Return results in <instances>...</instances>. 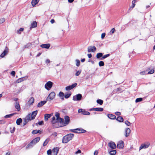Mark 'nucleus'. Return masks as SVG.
Instances as JSON below:
<instances>
[{"label": "nucleus", "instance_id": "1", "mask_svg": "<svg viewBox=\"0 0 155 155\" xmlns=\"http://www.w3.org/2000/svg\"><path fill=\"white\" fill-rule=\"evenodd\" d=\"M38 113L37 110L33 111L31 114H29L25 117V122L24 124V126L25 125L27 122L29 120H33L35 119Z\"/></svg>", "mask_w": 155, "mask_h": 155}, {"label": "nucleus", "instance_id": "2", "mask_svg": "<svg viewBox=\"0 0 155 155\" xmlns=\"http://www.w3.org/2000/svg\"><path fill=\"white\" fill-rule=\"evenodd\" d=\"M73 134H69L64 136L62 139V142L64 143H67L69 141L71 140L74 136Z\"/></svg>", "mask_w": 155, "mask_h": 155}, {"label": "nucleus", "instance_id": "3", "mask_svg": "<svg viewBox=\"0 0 155 155\" xmlns=\"http://www.w3.org/2000/svg\"><path fill=\"white\" fill-rule=\"evenodd\" d=\"M70 121L69 117L68 116H66L64 117V121L63 119H59V122L60 124H62V126H65L68 124Z\"/></svg>", "mask_w": 155, "mask_h": 155}, {"label": "nucleus", "instance_id": "4", "mask_svg": "<svg viewBox=\"0 0 155 155\" xmlns=\"http://www.w3.org/2000/svg\"><path fill=\"white\" fill-rule=\"evenodd\" d=\"M40 140V138L39 137L35 138L30 143L26 146V149H27L32 147L34 145L37 143Z\"/></svg>", "mask_w": 155, "mask_h": 155}, {"label": "nucleus", "instance_id": "5", "mask_svg": "<svg viewBox=\"0 0 155 155\" xmlns=\"http://www.w3.org/2000/svg\"><path fill=\"white\" fill-rule=\"evenodd\" d=\"M53 84V83L52 82L48 81L45 84V87L46 89L49 91L51 88Z\"/></svg>", "mask_w": 155, "mask_h": 155}, {"label": "nucleus", "instance_id": "6", "mask_svg": "<svg viewBox=\"0 0 155 155\" xmlns=\"http://www.w3.org/2000/svg\"><path fill=\"white\" fill-rule=\"evenodd\" d=\"M70 131L71 132L76 133H84L86 132V130L84 129H81L79 128H77L74 129H71Z\"/></svg>", "mask_w": 155, "mask_h": 155}, {"label": "nucleus", "instance_id": "7", "mask_svg": "<svg viewBox=\"0 0 155 155\" xmlns=\"http://www.w3.org/2000/svg\"><path fill=\"white\" fill-rule=\"evenodd\" d=\"M150 145V143L148 142H147L142 144L139 147V150L143 149H146L148 148Z\"/></svg>", "mask_w": 155, "mask_h": 155}, {"label": "nucleus", "instance_id": "8", "mask_svg": "<svg viewBox=\"0 0 155 155\" xmlns=\"http://www.w3.org/2000/svg\"><path fill=\"white\" fill-rule=\"evenodd\" d=\"M77 85V84L76 83H74L71 85H69L66 87H65V90L67 91H70L75 87Z\"/></svg>", "mask_w": 155, "mask_h": 155}, {"label": "nucleus", "instance_id": "9", "mask_svg": "<svg viewBox=\"0 0 155 155\" xmlns=\"http://www.w3.org/2000/svg\"><path fill=\"white\" fill-rule=\"evenodd\" d=\"M124 142L121 140L118 142L117 144V147L119 149H122L124 147Z\"/></svg>", "mask_w": 155, "mask_h": 155}, {"label": "nucleus", "instance_id": "10", "mask_svg": "<svg viewBox=\"0 0 155 155\" xmlns=\"http://www.w3.org/2000/svg\"><path fill=\"white\" fill-rule=\"evenodd\" d=\"M8 48L7 47H6L3 53L1 54V57L3 58L5 55L8 54Z\"/></svg>", "mask_w": 155, "mask_h": 155}, {"label": "nucleus", "instance_id": "11", "mask_svg": "<svg viewBox=\"0 0 155 155\" xmlns=\"http://www.w3.org/2000/svg\"><path fill=\"white\" fill-rule=\"evenodd\" d=\"M96 50V48L94 46H91L88 47L87 49L88 51L89 52H94Z\"/></svg>", "mask_w": 155, "mask_h": 155}, {"label": "nucleus", "instance_id": "12", "mask_svg": "<svg viewBox=\"0 0 155 155\" xmlns=\"http://www.w3.org/2000/svg\"><path fill=\"white\" fill-rule=\"evenodd\" d=\"M108 146L112 149H115L116 148V145L115 143L112 141L110 142L108 144Z\"/></svg>", "mask_w": 155, "mask_h": 155}, {"label": "nucleus", "instance_id": "13", "mask_svg": "<svg viewBox=\"0 0 155 155\" xmlns=\"http://www.w3.org/2000/svg\"><path fill=\"white\" fill-rule=\"evenodd\" d=\"M60 124L59 121H57L54 124H52V126L54 128H58L59 127H63L62 124L60 125L59 124Z\"/></svg>", "mask_w": 155, "mask_h": 155}, {"label": "nucleus", "instance_id": "14", "mask_svg": "<svg viewBox=\"0 0 155 155\" xmlns=\"http://www.w3.org/2000/svg\"><path fill=\"white\" fill-rule=\"evenodd\" d=\"M58 150L59 149L58 148L56 147L54 148L52 150V154H51V155H57L58 153Z\"/></svg>", "mask_w": 155, "mask_h": 155}, {"label": "nucleus", "instance_id": "15", "mask_svg": "<svg viewBox=\"0 0 155 155\" xmlns=\"http://www.w3.org/2000/svg\"><path fill=\"white\" fill-rule=\"evenodd\" d=\"M40 0H32L31 2V4L33 7H35L38 3Z\"/></svg>", "mask_w": 155, "mask_h": 155}, {"label": "nucleus", "instance_id": "16", "mask_svg": "<svg viewBox=\"0 0 155 155\" xmlns=\"http://www.w3.org/2000/svg\"><path fill=\"white\" fill-rule=\"evenodd\" d=\"M50 46V45L49 44H44L41 45V47L43 48H45L46 49L49 48Z\"/></svg>", "mask_w": 155, "mask_h": 155}, {"label": "nucleus", "instance_id": "17", "mask_svg": "<svg viewBox=\"0 0 155 155\" xmlns=\"http://www.w3.org/2000/svg\"><path fill=\"white\" fill-rule=\"evenodd\" d=\"M47 102V101H42L39 102L37 105V106L38 107H40L45 104Z\"/></svg>", "mask_w": 155, "mask_h": 155}, {"label": "nucleus", "instance_id": "18", "mask_svg": "<svg viewBox=\"0 0 155 155\" xmlns=\"http://www.w3.org/2000/svg\"><path fill=\"white\" fill-rule=\"evenodd\" d=\"M130 128H127L125 130V136L127 137L129 135L130 133Z\"/></svg>", "mask_w": 155, "mask_h": 155}, {"label": "nucleus", "instance_id": "19", "mask_svg": "<svg viewBox=\"0 0 155 155\" xmlns=\"http://www.w3.org/2000/svg\"><path fill=\"white\" fill-rule=\"evenodd\" d=\"M51 114H47L45 115L44 118L45 120V121H47L48 120V119L50 118L51 116Z\"/></svg>", "mask_w": 155, "mask_h": 155}, {"label": "nucleus", "instance_id": "20", "mask_svg": "<svg viewBox=\"0 0 155 155\" xmlns=\"http://www.w3.org/2000/svg\"><path fill=\"white\" fill-rule=\"evenodd\" d=\"M59 121V119H58L57 118H56L54 117H52V119L51 120V123L52 124H54L56 122Z\"/></svg>", "mask_w": 155, "mask_h": 155}, {"label": "nucleus", "instance_id": "21", "mask_svg": "<svg viewBox=\"0 0 155 155\" xmlns=\"http://www.w3.org/2000/svg\"><path fill=\"white\" fill-rule=\"evenodd\" d=\"M34 99L33 97H31L29 100L28 102V104L29 105L32 104L34 102Z\"/></svg>", "mask_w": 155, "mask_h": 155}, {"label": "nucleus", "instance_id": "22", "mask_svg": "<svg viewBox=\"0 0 155 155\" xmlns=\"http://www.w3.org/2000/svg\"><path fill=\"white\" fill-rule=\"evenodd\" d=\"M107 116L108 118L111 119H115L116 117L115 116L112 114H108Z\"/></svg>", "mask_w": 155, "mask_h": 155}, {"label": "nucleus", "instance_id": "23", "mask_svg": "<svg viewBox=\"0 0 155 155\" xmlns=\"http://www.w3.org/2000/svg\"><path fill=\"white\" fill-rule=\"evenodd\" d=\"M41 131L39 130H34L32 131V133L33 134H35L37 133H39L41 134Z\"/></svg>", "mask_w": 155, "mask_h": 155}, {"label": "nucleus", "instance_id": "24", "mask_svg": "<svg viewBox=\"0 0 155 155\" xmlns=\"http://www.w3.org/2000/svg\"><path fill=\"white\" fill-rule=\"evenodd\" d=\"M15 107L17 109V110L19 111L20 110V107L19 104L18 102H16L15 105Z\"/></svg>", "mask_w": 155, "mask_h": 155}, {"label": "nucleus", "instance_id": "25", "mask_svg": "<svg viewBox=\"0 0 155 155\" xmlns=\"http://www.w3.org/2000/svg\"><path fill=\"white\" fill-rule=\"evenodd\" d=\"M117 120L120 122H123L124 120L123 118L121 116H118L117 119Z\"/></svg>", "mask_w": 155, "mask_h": 155}, {"label": "nucleus", "instance_id": "26", "mask_svg": "<svg viewBox=\"0 0 155 155\" xmlns=\"http://www.w3.org/2000/svg\"><path fill=\"white\" fill-rule=\"evenodd\" d=\"M37 25V23L36 21H33L31 25V28H34L36 27Z\"/></svg>", "mask_w": 155, "mask_h": 155}, {"label": "nucleus", "instance_id": "27", "mask_svg": "<svg viewBox=\"0 0 155 155\" xmlns=\"http://www.w3.org/2000/svg\"><path fill=\"white\" fill-rule=\"evenodd\" d=\"M64 97H70L71 95V92L70 91L65 93Z\"/></svg>", "mask_w": 155, "mask_h": 155}, {"label": "nucleus", "instance_id": "28", "mask_svg": "<svg viewBox=\"0 0 155 155\" xmlns=\"http://www.w3.org/2000/svg\"><path fill=\"white\" fill-rule=\"evenodd\" d=\"M25 77H23L18 79L16 81L17 83H19L21 82V81L24 80Z\"/></svg>", "mask_w": 155, "mask_h": 155}, {"label": "nucleus", "instance_id": "29", "mask_svg": "<svg viewBox=\"0 0 155 155\" xmlns=\"http://www.w3.org/2000/svg\"><path fill=\"white\" fill-rule=\"evenodd\" d=\"M94 110L96 111H102L103 110V108L101 107L96 108Z\"/></svg>", "mask_w": 155, "mask_h": 155}, {"label": "nucleus", "instance_id": "30", "mask_svg": "<svg viewBox=\"0 0 155 155\" xmlns=\"http://www.w3.org/2000/svg\"><path fill=\"white\" fill-rule=\"evenodd\" d=\"M22 121V119L21 118H19L17 119L16 121V123L17 125H19L20 123H21Z\"/></svg>", "mask_w": 155, "mask_h": 155}, {"label": "nucleus", "instance_id": "31", "mask_svg": "<svg viewBox=\"0 0 155 155\" xmlns=\"http://www.w3.org/2000/svg\"><path fill=\"white\" fill-rule=\"evenodd\" d=\"M116 151L115 150H111L109 152V154L110 155H115L116 153Z\"/></svg>", "mask_w": 155, "mask_h": 155}, {"label": "nucleus", "instance_id": "32", "mask_svg": "<svg viewBox=\"0 0 155 155\" xmlns=\"http://www.w3.org/2000/svg\"><path fill=\"white\" fill-rule=\"evenodd\" d=\"M82 114L85 115H89L90 114V113L85 111V110H83L82 112Z\"/></svg>", "mask_w": 155, "mask_h": 155}, {"label": "nucleus", "instance_id": "33", "mask_svg": "<svg viewBox=\"0 0 155 155\" xmlns=\"http://www.w3.org/2000/svg\"><path fill=\"white\" fill-rule=\"evenodd\" d=\"M55 95V93L54 92H52L49 94L48 97H54Z\"/></svg>", "mask_w": 155, "mask_h": 155}, {"label": "nucleus", "instance_id": "34", "mask_svg": "<svg viewBox=\"0 0 155 155\" xmlns=\"http://www.w3.org/2000/svg\"><path fill=\"white\" fill-rule=\"evenodd\" d=\"M103 54L101 53H97L96 55V57L97 58H99L100 57H102Z\"/></svg>", "mask_w": 155, "mask_h": 155}, {"label": "nucleus", "instance_id": "35", "mask_svg": "<svg viewBox=\"0 0 155 155\" xmlns=\"http://www.w3.org/2000/svg\"><path fill=\"white\" fill-rule=\"evenodd\" d=\"M15 114V113H13L7 115L5 116V117L6 118H10L13 115Z\"/></svg>", "mask_w": 155, "mask_h": 155}, {"label": "nucleus", "instance_id": "36", "mask_svg": "<svg viewBox=\"0 0 155 155\" xmlns=\"http://www.w3.org/2000/svg\"><path fill=\"white\" fill-rule=\"evenodd\" d=\"M97 103L100 105H102L103 102V101L101 99H98L97 101Z\"/></svg>", "mask_w": 155, "mask_h": 155}, {"label": "nucleus", "instance_id": "37", "mask_svg": "<svg viewBox=\"0 0 155 155\" xmlns=\"http://www.w3.org/2000/svg\"><path fill=\"white\" fill-rule=\"evenodd\" d=\"M81 97H73V100L74 101H78L81 100Z\"/></svg>", "mask_w": 155, "mask_h": 155}, {"label": "nucleus", "instance_id": "38", "mask_svg": "<svg viewBox=\"0 0 155 155\" xmlns=\"http://www.w3.org/2000/svg\"><path fill=\"white\" fill-rule=\"evenodd\" d=\"M49 141V139H47L44 142L43 145L44 146H46L47 144L48 143V142Z\"/></svg>", "mask_w": 155, "mask_h": 155}, {"label": "nucleus", "instance_id": "39", "mask_svg": "<svg viewBox=\"0 0 155 155\" xmlns=\"http://www.w3.org/2000/svg\"><path fill=\"white\" fill-rule=\"evenodd\" d=\"M110 56L109 54H107L105 55H104L102 57V58L101 59V60H103L104 59L106 58L109 57Z\"/></svg>", "mask_w": 155, "mask_h": 155}, {"label": "nucleus", "instance_id": "40", "mask_svg": "<svg viewBox=\"0 0 155 155\" xmlns=\"http://www.w3.org/2000/svg\"><path fill=\"white\" fill-rule=\"evenodd\" d=\"M143 100L142 98L141 97H140L136 99L135 101L136 103L141 101Z\"/></svg>", "mask_w": 155, "mask_h": 155}, {"label": "nucleus", "instance_id": "41", "mask_svg": "<svg viewBox=\"0 0 155 155\" xmlns=\"http://www.w3.org/2000/svg\"><path fill=\"white\" fill-rule=\"evenodd\" d=\"M5 21V19L4 18H0V24L4 22Z\"/></svg>", "mask_w": 155, "mask_h": 155}, {"label": "nucleus", "instance_id": "42", "mask_svg": "<svg viewBox=\"0 0 155 155\" xmlns=\"http://www.w3.org/2000/svg\"><path fill=\"white\" fill-rule=\"evenodd\" d=\"M99 65L100 66H103L104 65V63L103 61H100L99 62Z\"/></svg>", "mask_w": 155, "mask_h": 155}, {"label": "nucleus", "instance_id": "43", "mask_svg": "<svg viewBox=\"0 0 155 155\" xmlns=\"http://www.w3.org/2000/svg\"><path fill=\"white\" fill-rule=\"evenodd\" d=\"M76 65L78 67L80 65V61L79 60L77 59L76 60Z\"/></svg>", "mask_w": 155, "mask_h": 155}, {"label": "nucleus", "instance_id": "44", "mask_svg": "<svg viewBox=\"0 0 155 155\" xmlns=\"http://www.w3.org/2000/svg\"><path fill=\"white\" fill-rule=\"evenodd\" d=\"M81 70L77 71L75 73V75L76 76H78L81 74Z\"/></svg>", "mask_w": 155, "mask_h": 155}, {"label": "nucleus", "instance_id": "45", "mask_svg": "<svg viewBox=\"0 0 155 155\" xmlns=\"http://www.w3.org/2000/svg\"><path fill=\"white\" fill-rule=\"evenodd\" d=\"M55 116L58 119H60L59 117V114L58 113L56 112L55 114Z\"/></svg>", "mask_w": 155, "mask_h": 155}, {"label": "nucleus", "instance_id": "46", "mask_svg": "<svg viewBox=\"0 0 155 155\" xmlns=\"http://www.w3.org/2000/svg\"><path fill=\"white\" fill-rule=\"evenodd\" d=\"M58 95L60 97H63L64 96V93L61 91L59 92Z\"/></svg>", "mask_w": 155, "mask_h": 155}, {"label": "nucleus", "instance_id": "47", "mask_svg": "<svg viewBox=\"0 0 155 155\" xmlns=\"http://www.w3.org/2000/svg\"><path fill=\"white\" fill-rule=\"evenodd\" d=\"M47 154L48 155H51L52 154V151H51L50 150H48L47 151Z\"/></svg>", "mask_w": 155, "mask_h": 155}, {"label": "nucleus", "instance_id": "48", "mask_svg": "<svg viewBox=\"0 0 155 155\" xmlns=\"http://www.w3.org/2000/svg\"><path fill=\"white\" fill-rule=\"evenodd\" d=\"M125 123L127 126H129L131 124V123L128 120L126 121L125 122Z\"/></svg>", "mask_w": 155, "mask_h": 155}, {"label": "nucleus", "instance_id": "49", "mask_svg": "<svg viewBox=\"0 0 155 155\" xmlns=\"http://www.w3.org/2000/svg\"><path fill=\"white\" fill-rule=\"evenodd\" d=\"M54 97H47L46 101H50L53 100Z\"/></svg>", "mask_w": 155, "mask_h": 155}, {"label": "nucleus", "instance_id": "50", "mask_svg": "<svg viewBox=\"0 0 155 155\" xmlns=\"http://www.w3.org/2000/svg\"><path fill=\"white\" fill-rule=\"evenodd\" d=\"M24 30V28H21L19 30H18L17 32L18 33V34H20V33L21 31H22Z\"/></svg>", "mask_w": 155, "mask_h": 155}, {"label": "nucleus", "instance_id": "51", "mask_svg": "<svg viewBox=\"0 0 155 155\" xmlns=\"http://www.w3.org/2000/svg\"><path fill=\"white\" fill-rule=\"evenodd\" d=\"M154 69H152L148 73V74H152L154 73Z\"/></svg>", "mask_w": 155, "mask_h": 155}, {"label": "nucleus", "instance_id": "52", "mask_svg": "<svg viewBox=\"0 0 155 155\" xmlns=\"http://www.w3.org/2000/svg\"><path fill=\"white\" fill-rule=\"evenodd\" d=\"M105 35L106 34L104 33H102L101 35V38L102 39H103L105 37Z\"/></svg>", "mask_w": 155, "mask_h": 155}, {"label": "nucleus", "instance_id": "53", "mask_svg": "<svg viewBox=\"0 0 155 155\" xmlns=\"http://www.w3.org/2000/svg\"><path fill=\"white\" fill-rule=\"evenodd\" d=\"M135 0H134L132 1V8H134L135 6Z\"/></svg>", "mask_w": 155, "mask_h": 155}, {"label": "nucleus", "instance_id": "54", "mask_svg": "<svg viewBox=\"0 0 155 155\" xmlns=\"http://www.w3.org/2000/svg\"><path fill=\"white\" fill-rule=\"evenodd\" d=\"M57 134H58L57 132H54L52 133V134H51V135L54 137H56L57 136Z\"/></svg>", "mask_w": 155, "mask_h": 155}, {"label": "nucleus", "instance_id": "55", "mask_svg": "<svg viewBox=\"0 0 155 155\" xmlns=\"http://www.w3.org/2000/svg\"><path fill=\"white\" fill-rule=\"evenodd\" d=\"M11 74L13 77L15 76V72L14 71H12L11 72Z\"/></svg>", "mask_w": 155, "mask_h": 155}, {"label": "nucleus", "instance_id": "56", "mask_svg": "<svg viewBox=\"0 0 155 155\" xmlns=\"http://www.w3.org/2000/svg\"><path fill=\"white\" fill-rule=\"evenodd\" d=\"M38 124L39 125H42L44 124V122L43 121H39L38 122Z\"/></svg>", "mask_w": 155, "mask_h": 155}, {"label": "nucleus", "instance_id": "57", "mask_svg": "<svg viewBox=\"0 0 155 155\" xmlns=\"http://www.w3.org/2000/svg\"><path fill=\"white\" fill-rule=\"evenodd\" d=\"M115 31V29L114 28H112L110 31V32L112 33L113 34L114 33Z\"/></svg>", "mask_w": 155, "mask_h": 155}, {"label": "nucleus", "instance_id": "58", "mask_svg": "<svg viewBox=\"0 0 155 155\" xmlns=\"http://www.w3.org/2000/svg\"><path fill=\"white\" fill-rule=\"evenodd\" d=\"M15 127H14L13 128V129L12 130H11V131H10L11 133H13L15 131Z\"/></svg>", "mask_w": 155, "mask_h": 155}, {"label": "nucleus", "instance_id": "59", "mask_svg": "<svg viewBox=\"0 0 155 155\" xmlns=\"http://www.w3.org/2000/svg\"><path fill=\"white\" fill-rule=\"evenodd\" d=\"M115 114L119 116V115H120L121 113L120 112H115Z\"/></svg>", "mask_w": 155, "mask_h": 155}, {"label": "nucleus", "instance_id": "60", "mask_svg": "<svg viewBox=\"0 0 155 155\" xmlns=\"http://www.w3.org/2000/svg\"><path fill=\"white\" fill-rule=\"evenodd\" d=\"M83 110L81 109H79L78 110V112L79 113H82Z\"/></svg>", "mask_w": 155, "mask_h": 155}, {"label": "nucleus", "instance_id": "61", "mask_svg": "<svg viewBox=\"0 0 155 155\" xmlns=\"http://www.w3.org/2000/svg\"><path fill=\"white\" fill-rule=\"evenodd\" d=\"M98 153V151L97 150H96L94 153V155H97Z\"/></svg>", "mask_w": 155, "mask_h": 155}, {"label": "nucleus", "instance_id": "62", "mask_svg": "<svg viewBox=\"0 0 155 155\" xmlns=\"http://www.w3.org/2000/svg\"><path fill=\"white\" fill-rule=\"evenodd\" d=\"M74 97H82V95L81 94H77Z\"/></svg>", "mask_w": 155, "mask_h": 155}, {"label": "nucleus", "instance_id": "63", "mask_svg": "<svg viewBox=\"0 0 155 155\" xmlns=\"http://www.w3.org/2000/svg\"><path fill=\"white\" fill-rule=\"evenodd\" d=\"M140 74L141 75H144L145 74V71H143L141 72L140 73Z\"/></svg>", "mask_w": 155, "mask_h": 155}, {"label": "nucleus", "instance_id": "64", "mask_svg": "<svg viewBox=\"0 0 155 155\" xmlns=\"http://www.w3.org/2000/svg\"><path fill=\"white\" fill-rule=\"evenodd\" d=\"M81 153V150H78L75 152L76 154H77L78 153Z\"/></svg>", "mask_w": 155, "mask_h": 155}]
</instances>
